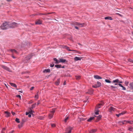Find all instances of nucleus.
I'll return each instance as SVG.
<instances>
[{
  "label": "nucleus",
  "mask_w": 133,
  "mask_h": 133,
  "mask_svg": "<svg viewBox=\"0 0 133 133\" xmlns=\"http://www.w3.org/2000/svg\"><path fill=\"white\" fill-rule=\"evenodd\" d=\"M9 23L5 22L1 25L0 28L2 30H5L9 28Z\"/></svg>",
  "instance_id": "1"
},
{
  "label": "nucleus",
  "mask_w": 133,
  "mask_h": 133,
  "mask_svg": "<svg viewBox=\"0 0 133 133\" xmlns=\"http://www.w3.org/2000/svg\"><path fill=\"white\" fill-rule=\"evenodd\" d=\"M18 25V24L15 22H13L11 24L9 23V28H13L16 27Z\"/></svg>",
  "instance_id": "2"
},
{
  "label": "nucleus",
  "mask_w": 133,
  "mask_h": 133,
  "mask_svg": "<svg viewBox=\"0 0 133 133\" xmlns=\"http://www.w3.org/2000/svg\"><path fill=\"white\" fill-rule=\"evenodd\" d=\"M72 128L70 127H68L65 130V133H71Z\"/></svg>",
  "instance_id": "3"
},
{
  "label": "nucleus",
  "mask_w": 133,
  "mask_h": 133,
  "mask_svg": "<svg viewBox=\"0 0 133 133\" xmlns=\"http://www.w3.org/2000/svg\"><path fill=\"white\" fill-rule=\"evenodd\" d=\"M55 112V109H53L50 112V113L49 114V119H50L52 117Z\"/></svg>",
  "instance_id": "4"
},
{
  "label": "nucleus",
  "mask_w": 133,
  "mask_h": 133,
  "mask_svg": "<svg viewBox=\"0 0 133 133\" xmlns=\"http://www.w3.org/2000/svg\"><path fill=\"white\" fill-rule=\"evenodd\" d=\"M101 86V83L99 82H97L96 84L95 85H92V87H93L96 88L98 87H99Z\"/></svg>",
  "instance_id": "5"
},
{
  "label": "nucleus",
  "mask_w": 133,
  "mask_h": 133,
  "mask_svg": "<svg viewBox=\"0 0 133 133\" xmlns=\"http://www.w3.org/2000/svg\"><path fill=\"white\" fill-rule=\"evenodd\" d=\"M74 25L78 26H79V27H81L84 26V25L85 24V23H80L78 22H75L74 23Z\"/></svg>",
  "instance_id": "6"
},
{
  "label": "nucleus",
  "mask_w": 133,
  "mask_h": 133,
  "mask_svg": "<svg viewBox=\"0 0 133 133\" xmlns=\"http://www.w3.org/2000/svg\"><path fill=\"white\" fill-rule=\"evenodd\" d=\"M30 45V43H29L27 42H24V43H23L21 45L22 47H26V46H29Z\"/></svg>",
  "instance_id": "7"
},
{
  "label": "nucleus",
  "mask_w": 133,
  "mask_h": 133,
  "mask_svg": "<svg viewBox=\"0 0 133 133\" xmlns=\"http://www.w3.org/2000/svg\"><path fill=\"white\" fill-rule=\"evenodd\" d=\"M32 56H31V55H29L27 56L24 59V62L25 63L27 62L28 60L31 58Z\"/></svg>",
  "instance_id": "8"
},
{
  "label": "nucleus",
  "mask_w": 133,
  "mask_h": 133,
  "mask_svg": "<svg viewBox=\"0 0 133 133\" xmlns=\"http://www.w3.org/2000/svg\"><path fill=\"white\" fill-rule=\"evenodd\" d=\"M1 67L3 69L9 71H10V69L8 67L4 65H1Z\"/></svg>",
  "instance_id": "9"
},
{
  "label": "nucleus",
  "mask_w": 133,
  "mask_h": 133,
  "mask_svg": "<svg viewBox=\"0 0 133 133\" xmlns=\"http://www.w3.org/2000/svg\"><path fill=\"white\" fill-rule=\"evenodd\" d=\"M119 125H122L127 124V121L124 120L122 121H120L118 122Z\"/></svg>",
  "instance_id": "10"
},
{
  "label": "nucleus",
  "mask_w": 133,
  "mask_h": 133,
  "mask_svg": "<svg viewBox=\"0 0 133 133\" xmlns=\"http://www.w3.org/2000/svg\"><path fill=\"white\" fill-rule=\"evenodd\" d=\"M63 48H65L68 50L69 51H76V52L77 51L76 50H71L69 49V48L66 45L64 46L63 47Z\"/></svg>",
  "instance_id": "11"
},
{
  "label": "nucleus",
  "mask_w": 133,
  "mask_h": 133,
  "mask_svg": "<svg viewBox=\"0 0 133 133\" xmlns=\"http://www.w3.org/2000/svg\"><path fill=\"white\" fill-rule=\"evenodd\" d=\"M36 24H42V21L40 19H38L35 22Z\"/></svg>",
  "instance_id": "12"
},
{
  "label": "nucleus",
  "mask_w": 133,
  "mask_h": 133,
  "mask_svg": "<svg viewBox=\"0 0 133 133\" xmlns=\"http://www.w3.org/2000/svg\"><path fill=\"white\" fill-rule=\"evenodd\" d=\"M4 113L6 114L5 116L7 117H9L11 115L10 113L8 111H5Z\"/></svg>",
  "instance_id": "13"
},
{
  "label": "nucleus",
  "mask_w": 133,
  "mask_h": 133,
  "mask_svg": "<svg viewBox=\"0 0 133 133\" xmlns=\"http://www.w3.org/2000/svg\"><path fill=\"white\" fill-rule=\"evenodd\" d=\"M113 83H117L120 84L121 83H122V81H119L118 79H117L115 80H114L113 81Z\"/></svg>",
  "instance_id": "14"
},
{
  "label": "nucleus",
  "mask_w": 133,
  "mask_h": 133,
  "mask_svg": "<svg viewBox=\"0 0 133 133\" xmlns=\"http://www.w3.org/2000/svg\"><path fill=\"white\" fill-rule=\"evenodd\" d=\"M115 109L113 107H111L109 109V110L110 112H111L113 111H115Z\"/></svg>",
  "instance_id": "15"
},
{
  "label": "nucleus",
  "mask_w": 133,
  "mask_h": 133,
  "mask_svg": "<svg viewBox=\"0 0 133 133\" xmlns=\"http://www.w3.org/2000/svg\"><path fill=\"white\" fill-rule=\"evenodd\" d=\"M82 58V57H75L74 58V59L75 61H77L78 60H80Z\"/></svg>",
  "instance_id": "16"
},
{
  "label": "nucleus",
  "mask_w": 133,
  "mask_h": 133,
  "mask_svg": "<svg viewBox=\"0 0 133 133\" xmlns=\"http://www.w3.org/2000/svg\"><path fill=\"white\" fill-rule=\"evenodd\" d=\"M94 77L95 78L97 79H102V78L101 77L97 75H94Z\"/></svg>",
  "instance_id": "17"
},
{
  "label": "nucleus",
  "mask_w": 133,
  "mask_h": 133,
  "mask_svg": "<svg viewBox=\"0 0 133 133\" xmlns=\"http://www.w3.org/2000/svg\"><path fill=\"white\" fill-rule=\"evenodd\" d=\"M10 51L12 53V54H14V53H15L16 54H17V51L14 49H11L10 50Z\"/></svg>",
  "instance_id": "18"
},
{
  "label": "nucleus",
  "mask_w": 133,
  "mask_h": 133,
  "mask_svg": "<svg viewBox=\"0 0 133 133\" xmlns=\"http://www.w3.org/2000/svg\"><path fill=\"white\" fill-rule=\"evenodd\" d=\"M24 123V122H23L22 121H21V124L18 125V127L19 128H21L23 126Z\"/></svg>",
  "instance_id": "19"
},
{
  "label": "nucleus",
  "mask_w": 133,
  "mask_h": 133,
  "mask_svg": "<svg viewBox=\"0 0 133 133\" xmlns=\"http://www.w3.org/2000/svg\"><path fill=\"white\" fill-rule=\"evenodd\" d=\"M59 83L60 79L59 78L57 79V81L55 82V84L56 85H59Z\"/></svg>",
  "instance_id": "20"
},
{
  "label": "nucleus",
  "mask_w": 133,
  "mask_h": 133,
  "mask_svg": "<svg viewBox=\"0 0 133 133\" xmlns=\"http://www.w3.org/2000/svg\"><path fill=\"white\" fill-rule=\"evenodd\" d=\"M69 116L66 117L64 120V122L65 123H66L69 120Z\"/></svg>",
  "instance_id": "21"
},
{
  "label": "nucleus",
  "mask_w": 133,
  "mask_h": 133,
  "mask_svg": "<svg viewBox=\"0 0 133 133\" xmlns=\"http://www.w3.org/2000/svg\"><path fill=\"white\" fill-rule=\"evenodd\" d=\"M96 116H95L94 117H91L90 118L88 119L87 121L89 122H91V120L93 119H94V118L95 117H96Z\"/></svg>",
  "instance_id": "22"
},
{
  "label": "nucleus",
  "mask_w": 133,
  "mask_h": 133,
  "mask_svg": "<svg viewBox=\"0 0 133 133\" xmlns=\"http://www.w3.org/2000/svg\"><path fill=\"white\" fill-rule=\"evenodd\" d=\"M118 85L119 86L122 88V90H126L125 88L121 84L119 83L118 84Z\"/></svg>",
  "instance_id": "23"
},
{
  "label": "nucleus",
  "mask_w": 133,
  "mask_h": 133,
  "mask_svg": "<svg viewBox=\"0 0 133 133\" xmlns=\"http://www.w3.org/2000/svg\"><path fill=\"white\" fill-rule=\"evenodd\" d=\"M10 84L11 86H13L14 87L16 88L17 87L16 85L14 83H10Z\"/></svg>",
  "instance_id": "24"
},
{
  "label": "nucleus",
  "mask_w": 133,
  "mask_h": 133,
  "mask_svg": "<svg viewBox=\"0 0 133 133\" xmlns=\"http://www.w3.org/2000/svg\"><path fill=\"white\" fill-rule=\"evenodd\" d=\"M103 103H101L100 104H99L98 105H97V108H101V105H103Z\"/></svg>",
  "instance_id": "25"
},
{
  "label": "nucleus",
  "mask_w": 133,
  "mask_h": 133,
  "mask_svg": "<svg viewBox=\"0 0 133 133\" xmlns=\"http://www.w3.org/2000/svg\"><path fill=\"white\" fill-rule=\"evenodd\" d=\"M50 72V70L49 69H45V70L43 71V72Z\"/></svg>",
  "instance_id": "26"
},
{
  "label": "nucleus",
  "mask_w": 133,
  "mask_h": 133,
  "mask_svg": "<svg viewBox=\"0 0 133 133\" xmlns=\"http://www.w3.org/2000/svg\"><path fill=\"white\" fill-rule=\"evenodd\" d=\"M54 61H55V64H58L59 63V61H58L57 59L56 58L53 59Z\"/></svg>",
  "instance_id": "27"
},
{
  "label": "nucleus",
  "mask_w": 133,
  "mask_h": 133,
  "mask_svg": "<svg viewBox=\"0 0 133 133\" xmlns=\"http://www.w3.org/2000/svg\"><path fill=\"white\" fill-rule=\"evenodd\" d=\"M38 92L39 91L37 92V94L35 95V97L37 99L38 98Z\"/></svg>",
  "instance_id": "28"
},
{
  "label": "nucleus",
  "mask_w": 133,
  "mask_h": 133,
  "mask_svg": "<svg viewBox=\"0 0 133 133\" xmlns=\"http://www.w3.org/2000/svg\"><path fill=\"white\" fill-rule=\"evenodd\" d=\"M66 61V59H60L59 62H61L62 63H64Z\"/></svg>",
  "instance_id": "29"
},
{
  "label": "nucleus",
  "mask_w": 133,
  "mask_h": 133,
  "mask_svg": "<svg viewBox=\"0 0 133 133\" xmlns=\"http://www.w3.org/2000/svg\"><path fill=\"white\" fill-rule=\"evenodd\" d=\"M104 19H109L110 20H112V18L111 17H106L104 18Z\"/></svg>",
  "instance_id": "30"
},
{
  "label": "nucleus",
  "mask_w": 133,
  "mask_h": 133,
  "mask_svg": "<svg viewBox=\"0 0 133 133\" xmlns=\"http://www.w3.org/2000/svg\"><path fill=\"white\" fill-rule=\"evenodd\" d=\"M96 130H97L96 129H92L90 131V133H93L96 132Z\"/></svg>",
  "instance_id": "31"
},
{
  "label": "nucleus",
  "mask_w": 133,
  "mask_h": 133,
  "mask_svg": "<svg viewBox=\"0 0 133 133\" xmlns=\"http://www.w3.org/2000/svg\"><path fill=\"white\" fill-rule=\"evenodd\" d=\"M129 85L130 86V88L133 89V82L130 83Z\"/></svg>",
  "instance_id": "32"
},
{
  "label": "nucleus",
  "mask_w": 133,
  "mask_h": 133,
  "mask_svg": "<svg viewBox=\"0 0 133 133\" xmlns=\"http://www.w3.org/2000/svg\"><path fill=\"white\" fill-rule=\"evenodd\" d=\"M99 110L97 109V110H95V113L96 115H97L99 114Z\"/></svg>",
  "instance_id": "33"
},
{
  "label": "nucleus",
  "mask_w": 133,
  "mask_h": 133,
  "mask_svg": "<svg viewBox=\"0 0 133 133\" xmlns=\"http://www.w3.org/2000/svg\"><path fill=\"white\" fill-rule=\"evenodd\" d=\"M93 93V90H90L88 91L87 92V93H88L90 94H92Z\"/></svg>",
  "instance_id": "34"
},
{
  "label": "nucleus",
  "mask_w": 133,
  "mask_h": 133,
  "mask_svg": "<svg viewBox=\"0 0 133 133\" xmlns=\"http://www.w3.org/2000/svg\"><path fill=\"white\" fill-rule=\"evenodd\" d=\"M128 123L130 124H133V121H127V123Z\"/></svg>",
  "instance_id": "35"
},
{
  "label": "nucleus",
  "mask_w": 133,
  "mask_h": 133,
  "mask_svg": "<svg viewBox=\"0 0 133 133\" xmlns=\"http://www.w3.org/2000/svg\"><path fill=\"white\" fill-rule=\"evenodd\" d=\"M55 66L57 68H60L61 67V65H55Z\"/></svg>",
  "instance_id": "36"
},
{
  "label": "nucleus",
  "mask_w": 133,
  "mask_h": 133,
  "mask_svg": "<svg viewBox=\"0 0 133 133\" xmlns=\"http://www.w3.org/2000/svg\"><path fill=\"white\" fill-rule=\"evenodd\" d=\"M85 119H84L83 118H80V117H79L78 121H82L84 120Z\"/></svg>",
  "instance_id": "37"
},
{
  "label": "nucleus",
  "mask_w": 133,
  "mask_h": 133,
  "mask_svg": "<svg viewBox=\"0 0 133 133\" xmlns=\"http://www.w3.org/2000/svg\"><path fill=\"white\" fill-rule=\"evenodd\" d=\"M31 109H32L30 108L29 109V114H32V112H34L32 110H31Z\"/></svg>",
  "instance_id": "38"
},
{
  "label": "nucleus",
  "mask_w": 133,
  "mask_h": 133,
  "mask_svg": "<svg viewBox=\"0 0 133 133\" xmlns=\"http://www.w3.org/2000/svg\"><path fill=\"white\" fill-rule=\"evenodd\" d=\"M105 82L107 83H111V81H110V80H109L108 79H105Z\"/></svg>",
  "instance_id": "39"
},
{
  "label": "nucleus",
  "mask_w": 133,
  "mask_h": 133,
  "mask_svg": "<svg viewBox=\"0 0 133 133\" xmlns=\"http://www.w3.org/2000/svg\"><path fill=\"white\" fill-rule=\"evenodd\" d=\"M36 104V103H35V104H33V105H32L31 108L32 109L35 108V107Z\"/></svg>",
  "instance_id": "40"
},
{
  "label": "nucleus",
  "mask_w": 133,
  "mask_h": 133,
  "mask_svg": "<svg viewBox=\"0 0 133 133\" xmlns=\"http://www.w3.org/2000/svg\"><path fill=\"white\" fill-rule=\"evenodd\" d=\"M128 130L130 131H132V130H133V128L132 127H131L128 128Z\"/></svg>",
  "instance_id": "41"
},
{
  "label": "nucleus",
  "mask_w": 133,
  "mask_h": 133,
  "mask_svg": "<svg viewBox=\"0 0 133 133\" xmlns=\"http://www.w3.org/2000/svg\"><path fill=\"white\" fill-rule=\"evenodd\" d=\"M102 117V116L101 115H99L97 117V119L99 120Z\"/></svg>",
  "instance_id": "42"
},
{
  "label": "nucleus",
  "mask_w": 133,
  "mask_h": 133,
  "mask_svg": "<svg viewBox=\"0 0 133 133\" xmlns=\"http://www.w3.org/2000/svg\"><path fill=\"white\" fill-rule=\"evenodd\" d=\"M75 77L76 79L77 80L79 79L80 78V76H76Z\"/></svg>",
  "instance_id": "43"
},
{
  "label": "nucleus",
  "mask_w": 133,
  "mask_h": 133,
  "mask_svg": "<svg viewBox=\"0 0 133 133\" xmlns=\"http://www.w3.org/2000/svg\"><path fill=\"white\" fill-rule=\"evenodd\" d=\"M110 87L111 88V89L112 90L113 88H117L116 87L113 86L112 85L110 86Z\"/></svg>",
  "instance_id": "44"
},
{
  "label": "nucleus",
  "mask_w": 133,
  "mask_h": 133,
  "mask_svg": "<svg viewBox=\"0 0 133 133\" xmlns=\"http://www.w3.org/2000/svg\"><path fill=\"white\" fill-rule=\"evenodd\" d=\"M15 121L16 122H17L18 123H19L20 122L19 121V119L18 118H16L15 119Z\"/></svg>",
  "instance_id": "45"
},
{
  "label": "nucleus",
  "mask_w": 133,
  "mask_h": 133,
  "mask_svg": "<svg viewBox=\"0 0 133 133\" xmlns=\"http://www.w3.org/2000/svg\"><path fill=\"white\" fill-rule=\"evenodd\" d=\"M125 113V112H123L121 113H119V115H120V116H121V115H123Z\"/></svg>",
  "instance_id": "46"
},
{
  "label": "nucleus",
  "mask_w": 133,
  "mask_h": 133,
  "mask_svg": "<svg viewBox=\"0 0 133 133\" xmlns=\"http://www.w3.org/2000/svg\"><path fill=\"white\" fill-rule=\"evenodd\" d=\"M128 83L129 82L128 81H125V84L127 86L128 85Z\"/></svg>",
  "instance_id": "47"
},
{
  "label": "nucleus",
  "mask_w": 133,
  "mask_h": 133,
  "mask_svg": "<svg viewBox=\"0 0 133 133\" xmlns=\"http://www.w3.org/2000/svg\"><path fill=\"white\" fill-rule=\"evenodd\" d=\"M51 126L52 127H54L55 126V125L54 124H51Z\"/></svg>",
  "instance_id": "48"
},
{
  "label": "nucleus",
  "mask_w": 133,
  "mask_h": 133,
  "mask_svg": "<svg viewBox=\"0 0 133 133\" xmlns=\"http://www.w3.org/2000/svg\"><path fill=\"white\" fill-rule=\"evenodd\" d=\"M52 64H51L50 65V66L51 67H53L54 66V64L52 63Z\"/></svg>",
  "instance_id": "49"
},
{
  "label": "nucleus",
  "mask_w": 133,
  "mask_h": 133,
  "mask_svg": "<svg viewBox=\"0 0 133 133\" xmlns=\"http://www.w3.org/2000/svg\"><path fill=\"white\" fill-rule=\"evenodd\" d=\"M112 83H114V84L115 85H118V83H113V81L112 82Z\"/></svg>",
  "instance_id": "50"
},
{
  "label": "nucleus",
  "mask_w": 133,
  "mask_h": 133,
  "mask_svg": "<svg viewBox=\"0 0 133 133\" xmlns=\"http://www.w3.org/2000/svg\"><path fill=\"white\" fill-rule=\"evenodd\" d=\"M34 88V87H32L30 89V90H32Z\"/></svg>",
  "instance_id": "51"
},
{
  "label": "nucleus",
  "mask_w": 133,
  "mask_h": 133,
  "mask_svg": "<svg viewBox=\"0 0 133 133\" xmlns=\"http://www.w3.org/2000/svg\"><path fill=\"white\" fill-rule=\"evenodd\" d=\"M16 96L17 97H19L20 99H21V96L20 95H17Z\"/></svg>",
  "instance_id": "52"
},
{
  "label": "nucleus",
  "mask_w": 133,
  "mask_h": 133,
  "mask_svg": "<svg viewBox=\"0 0 133 133\" xmlns=\"http://www.w3.org/2000/svg\"><path fill=\"white\" fill-rule=\"evenodd\" d=\"M40 103V101L39 100L37 101V105H38Z\"/></svg>",
  "instance_id": "53"
},
{
  "label": "nucleus",
  "mask_w": 133,
  "mask_h": 133,
  "mask_svg": "<svg viewBox=\"0 0 133 133\" xmlns=\"http://www.w3.org/2000/svg\"><path fill=\"white\" fill-rule=\"evenodd\" d=\"M33 101H32V100H31L29 102V103H30H30H33Z\"/></svg>",
  "instance_id": "54"
},
{
  "label": "nucleus",
  "mask_w": 133,
  "mask_h": 133,
  "mask_svg": "<svg viewBox=\"0 0 133 133\" xmlns=\"http://www.w3.org/2000/svg\"><path fill=\"white\" fill-rule=\"evenodd\" d=\"M29 114V112H26V115H28Z\"/></svg>",
  "instance_id": "55"
},
{
  "label": "nucleus",
  "mask_w": 133,
  "mask_h": 133,
  "mask_svg": "<svg viewBox=\"0 0 133 133\" xmlns=\"http://www.w3.org/2000/svg\"><path fill=\"white\" fill-rule=\"evenodd\" d=\"M128 61L130 62H132L133 63V61H132V60L131 59H129Z\"/></svg>",
  "instance_id": "56"
},
{
  "label": "nucleus",
  "mask_w": 133,
  "mask_h": 133,
  "mask_svg": "<svg viewBox=\"0 0 133 133\" xmlns=\"http://www.w3.org/2000/svg\"><path fill=\"white\" fill-rule=\"evenodd\" d=\"M11 112V113L12 114V115H15V112Z\"/></svg>",
  "instance_id": "57"
},
{
  "label": "nucleus",
  "mask_w": 133,
  "mask_h": 133,
  "mask_svg": "<svg viewBox=\"0 0 133 133\" xmlns=\"http://www.w3.org/2000/svg\"><path fill=\"white\" fill-rule=\"evenodd\" d=\"M66 84V81H65L63 83V85H65Z\"/></svg>",
  "instance_id": "58"
},
{
  "label": "nucleus",
  "mask_w": 133,
  "mask_h": 133,
  "mask_svg": "<svg viewBox=\"0 0 133 133\" xmlns=\"http://www.w3.org/2000/svg\"><path fill=\"white\" fill-rule=\"evenodd\" d=\"M116 14H117V15H119L120 16H122V15H121V14H119L118 13H116Z\"/></svg>",
  "instance_id": "59"
},
{
  "label": "nucleus",
  "mask_w": 133,
  "mask_h": 133,
  "mask_svg": "<svg viewBox=\"0 0 133 133\" xmlns=\"http://www.w3.org/2000/svg\"><path fill=\"white\" fill-rule=\"evenodd\" d=\"M75 29H77V30H78V28L77 27V26H75Z\"/></svg>",
  "instance_id": "60"
},
{
  "label": "nucleus",
  "mask_w": 133,
  "mask_h": 133,
  "mask_svg": "<svg viewBox=\"0 0 133 133\" xmlns=\"http://www.w3.org/2000/svg\"><path fill=\"white\" fill-rule=\"evenodd\" d=\"M31 114H30L28 115V117H30L31 116Z\"/></svg>",
  "instance_id": "61"
},
{
  "label": "nucleus",
  "mask_w": 133,
  "mask_h": 133,
  "mask_svg": "<svg viewBox=\"0 0 133 133\" xmlns=\"http://www.w3.org/2000/svg\"><path fill=\"white\" fill-rule=\"evenodd\" d=\"M12 58H15V57L14 56L13 54H12Z\"/></svg>",
  "instance_id": "62"
},
{
  "label": "nucleus",
  "mask_w": 133,
  "mask_h": 133,
  "mask_svg": "<svg viewBox=\"0 0 133 133\" xmlns=\"http://www.w3.org/2000/svg\"><path fill=\"white\" fill-rule=\"evenodd\" d=\"M116 115L118 117H119V116H120V115H119V114H116Z\"/></svg>",
  "instance_id": "63"
},
{
  "label": "nucleus",
  "mask_w": 133,
  "mask_h": 133,
  "mask_svg": "<svg viewBox=\"0 0 133 133\" xmlns=\"http://www.w3.org/2000/svg\"><path fill=\"white\" fill-rule=\"evenodd\" d=\"M13 132H14V131L13 130H12V131H10V132H9V133H13Z\"/></svg>",
  "instance_id": "64"
}]
</instances>
